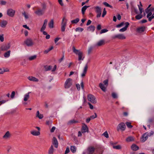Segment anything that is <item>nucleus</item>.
<instances>
[{
  "label": "nucleus",
  "instance_id": "obj_1",
  "mask_svg": "<svg viewBox=\"0 0 154 154\" xmlns=\"http://www.w3.org/2000/svg\"><path fill=\"white\" fill-rule=\"evenodd\" d=\"M154 11V8H150L149 9L146 8L145 10V12L147 14L146 17L149 21H151L154 18V14H152Z\"/></svg>",
  "mask_w": 154,
  "mask_h": 154
},
{
  "label": "nucleus",
  "instance_id": "obj_2",
  "mask_svg": "<svg viewBox=\"0 0 154 154\" xmlns=\"http://www.w3.org/2000/svg\"><path fill=\"white\" fill-rule=\"evenodd\" d=\"M73 83L72 80L71 78L67 79L64 85V88L66 89L70 88Z\"/></svg>",
  "mask_w": 154,
  "mask_h": 154
},
{
  "label": "nucleus",
  "instance_id": "obj_3",
  "mask_svg": "<svg viewBox=\"0 0 154 154\" xmlns=\"http://www.w3.org/2000/svg\"><path fill=\"white\" fill-rule=\"evenodd\" d=\"M42 9H38L35 12V13L37 15L40 16L42 15L45 12V10L46 8V5L43 4L42 5Z\"/></svg>",
  "mask_w": 154,
  "mask_h": 154
},
{
  "label": "nucleus",
  "instance_id": "obj_4",
  "mask_svg": "<svg viewBox=\"0 0 154 154\" xmlns=\"http://www.w3.org/2000/svg\"><path fill=\"white\" fill-rule=\"evenodd\" d=\"M88 99L93 103H97L95 97L92 94H89L88 95Z\"/></svg>",
  "mask_w": 154,
  "mask_h": 154
},
{
  "label": "nucleus",
  "instance_id": "obj_5",
  "mask_svg": "<svg viewBox=\"0 0 154 154\" xmlns=\"http://www.w3.org/2000/svg\"><path fill=\"white\" fill-rule=\"evenodd\" d=\"M125 125L124 123L122 122L119 123L117 128V129L118 131H119L120 130L124 131L125 129Z\"/></svg>",
  "mask_w": 154,
  "mask_h": 154
},
{
  "label": "nucleus",
  "instance_id": "obj_6",
  "mask_svg": "<svg viewBox=\"0 0 154 154\" xmlns=\"http://www.w3.org/2000/svg\"><path fill=\"white\" fill-rule=\"evenodd\" d=\"M10 47L11 44L9 43L2 45L1 47V49L2 51H7L9 49Z\"/></svg>",
  "mask_w": 154,
  "mask_h": 154
},
{
  "label": "nucleus",
  "instance_id": "obj_7",
  "mask_svg": "<svg viewBox=\"0 0 154 154\" xmlns=\"http://www.w3.org/2000/svg\"><path fill=\"white\" fill-rule=\"evenodd\" d=\"M57 68V66L56 65H55L54 68L52 69V66H44V68L45 71H47L51 70L52 72H54L56 69Z\"/></svg>",
  "mask_w": 154,
  "mask_h": 154
},
{
  "label": "nucleus",
  "instance_id": "obj_8",
  "mask_svg": "<svg viewBox=\"0 0 154 154\" xmlns=\"http://www.w3.org/2000/svg\"><path fill=\"white\" fill-rule=\"evenodd\" d=\"M15 12V11L14 10L11 8H10L7 11V14L8 16L13 17L14 15Z\"/></svg>",
  "mask_w": 154,
  "mask_h": 154
},
{
  "label": "nucleus",
  "instance_id": "obj_9",
  "mask_svg": "<svg viewBox=\"0 0 154 154\" xmlns=\"http://www.w3.org/2000/svg\"><path fill=\"white\" fill-rule=\"evenodd\" d=\"M24 43L28 46H31L33 45L32 40L30 38H28L24 41Z\"/></svg>",
  "mask_w": 154,
  "mask_h": 154
},
{
  "label": "nucleus",
  "instance_id": "obj_10",
  "mask_svg": "<svg viewBox=\"0 0 154 154\" xmlns=\"http://www.w3.org/2000/svg\"><path fill=\"white\" fill-rule=\"evenodd\" d=\"M113 39L118 38L120 39H123L125 38V35L123 34H118L112 37Z\"/></svg>",
  "mask_w": 154,
  "mask_h": 154
},
{
  "label": "nucleus",
  "instance_id": "obj_11",
  "mask_svg": "<svg viewBox=\"0 0 154 154\" xmlns=\"http://www.w3.org/2000/svg\"><path fill=\"white\" fill-rule=\"evenodd\" d=\"M88 68V64H86L85 65V66L84 67V69L83 70V71L81 74V76L83 78L85 76V75L87 73V70Z\"/></svg>",
  "mask_w": 154,
  "mask_h": 154
},
{
  "label": "nucleus",
  "instance_id": "obj_12",
  "mask_svg": "<svg viewBox=\"0 0 154 154\" xmlns=\"http://www.w3.org/2000/svg\"><path fill=\"white\" fill-rule=\"evenodd\" d=\"M105 44V41L104 40H101L97 42L94 45L95 47H99Z\"/></svg>",
  "mask_w": 154,
  "mask_h": 154
},
{
  "label": "nucleus",
  "instance_id": "obj_13",
  "mask_svg": "<svg viewBox=\"0 0 154 154\" xmlns=\"http://www.w3.org/2000/svg\"><path fill=\"white\" fill-rule=\"evenodd\" d=\"M125 26L123 28L120 29L119 31L120 32H124L126 30L127 28L128 27L129 23L128 22H127L125 23Z\"/></svg>",
  "mask_w": 154,
  "mask_h": 154
},
{
  "label": "nucleus",
  "instance_id": "obj_14",
  "mask_svg": "<svg viewBox=\"0 0 154 154\" xmlns=\"http://www.w3.org/2000/svg\"><path fill=\"white\" fill-rule=\"evenodd\" d=\"M52 144L54 146V147L57 148L58 146V143L57 139L54 137H53L52 141Z\"/></svg>",
  "mask_w": 154,
  "mask_h": 154
},
{
  "label": "nucleus",
  "instance_id": "obj_15",
  "mask_svg": "<svg viewBox=\"0 0 154 154\" xmlns=\"http://www.w3.org/2000/svg\"><path fill=\"white\" fill-rule=\"evenodd\" d=\"M148 134V133H146L143 135L141 139L142 142H144L148 139L149 136Z\"/></svg>",
  "mask_w": 154,
  "mask_h": 154
},
{
  "label": "nucleus",
  "instance_id": "obj_16",
  "mask_svg": "<svg viewBox=\"0 0 154 154\" xmlns=\"http://www.w3.org/2000/svg\"><path fill=\"white\" fill-rule=\"evenodd\" d=\"M28 79L30 81L34 82H38V79L35 77L32 76H29L28 77Z\"/></svg>",
  "mask_w": 154,
  "mask_h": 154
},
{
  "label": "nucleus",
  "instance_id": "obj_17",
  "mask_svg": "<svg viewBox=\"0 0 154 154\" xmlns=\"http://www.w3.org/2000/svg\"><path fill=\"white\" fill-rule=\"evenodd\" d=\"M31 93V92H29L24 95L23 100L24 101H27L29 99L30 97L29 94Z\"/></svg>",
  "mask_w": 154,
  "mask_h": 154
},
{
  "label": "nucleus",
  "instance_id": "obj_18",
  "mask_svg": "<svg viewBox=\"0 0 154 154\" xmlns=\"http://www.w3.org/2000/svg\"><path fill=\"white\" fill-rule=\"evenodd\" d=\"M82 133H84L86 132H88V129L87 126L84 124L82 127Z\"/></svg>",
  "mask_w": 154,
  "mask_h": 154
},
{
  "label": "nucleus",
  "instance_id": "obj_19",
  "mask_svg": "<svg viewBox=\"0 0 154 154\" xmlns=\"http://www.w3.org/2000/svg\"><path fill=\"white\" fill-rule=\"evenodd\" d=\"M99 87L100 89L103 91L105 92L106 91V86L104 85L102 83H100L99 84Z\"/></svg>",
  "mask_w": 154,
  "mask_h": 154
},
{
  "label": "nucleus",
  "instance_id": "obj_20",
  "mask_svg": "<svg viewBox=\"0 0 154 154\" xmlns=\"http://www.w3.org/2000/svg\"><path fill=\"white\" fill-rule=\"evenodd\" d=\"M31 134L34 136H37L39 135L40 134L39 131H37L35 130H32L30 132Z\"/></svg>",
  "mask_w": 154,
  "mask_h": 154
},
{
  "label": "nucleus",
  "instance_id": "obj_21",
  "mask_svg": "<svg viewBox=\"0 0 154 154\" xmlns=\"http://www.w3.org/2000/svg\"><path fill=\"white\" fill-rule=\"evenodd\" d=\"M88 154H93L94 151L95 149L93 147H89L88 149Z\"/></svg>",
  "mask_w": 154,
  "mask_h": 154
},
{
  "label": "nucleus",
  "instance_id": "obj_22",
  "mask_svg": "<svg viewBox=\"0 0 154 154\" xmlns=\"http://www.w3.org/2000/svg\"><path fill=\"white\" fill-rule=\"evenodd\" d=\"M95 27L94 26H91L88 27L87 28V30L89 32H93L95 30Z\"/></svg>",
  "mask_w": 154,
  "mask_h": 154
},
{
  "label": "nucleus",
  "instance_id": "obj_23",
  "mask_svg": "<svg viewBox=\"0 0 154 154\" xmlns=\"http://www.w3.org/2000/svg\"><path fill=\"white\" fill-rule=\"evenodd\" d=\"M10 136V134L8 131H7L5 134L3 136V138L5 139H7L9 138Z\"/></svg>",
  "mask_w": 154,
  "mask_h": 154
},
{
  "label": "nucleus",
  "instance_id": "obj_24",
  "mask_svg": "<svg viewBox=\"0 0 154 154\" xmlns=\"http://www.w3.org/2000/svg\"><path fill=\"white\" fill-rule=\"evenodd\" d=\"M145 30V27L144 26H142L138 28L137 29V31L139 33L143 32Z\"/></svg>",
  "mask_w": 154,
  "mask_h": 154
},
{
  "label": "nucleus",
  "instance_id": "obj_25",
  "mask_svg": "<svg viewBox=\"0 0 154 154\" xmlns=\"http://www.w3.org/2000/svg\"><path fill=\"white\" fill-rule=\"evenodd\" d=\"M7 24V22L6 20H3L0 23V26L1 27H5Z\"/></svg>",
  "mask_w": 154,
  "mask_h": 154
},
{
  "label": "nucleus",
  "instance_id": "obj_26",
  "mask_svg": "<svg viewBox=\"0 0 154 154\" xmlns=\"http://www.w3.org/2000/svg\"><path fill=\"white\" fill-rule=\"evenodd\" d=\"M67 23V20L65 18H63L62 20L61 23V26L66 27Z\"/></svg>",
  "mask_w": 154,
  "mask_h": 154
},
{
  "label": "nucleus",
  "instance_id": "obj_27",
  "mask_svg": "<svg viewBox=\"0 0 154 154\" xmlns=\"http://www.w3.org/2000/svg\"><path fill=\"white\" fill-rule=\"evenodd\" d=\"M11 51L10 50H9L7 52H5L4 54V56L5 58H8L10 55Z\"/></svg>",
  "mask_w": 154,
  "mask_h": 154
},
{
  "label": "nucleus",
  "instance_id": "obj_28",
  "mask_svg": "<svg viewBox=\"0 0 154 154\" xmlns=\"http://www.w3.org/2000/svg\"><path fill=\"white\" fill-rule=\"evenodd\" d=\"M72 50L73 52L78 55V54L82 52L79 50L76 49L74 46H73Z\"/></svg>",
  "mask_w": 154,
  "mask_h": 154
},
{
  "label": "nucleus",
  "instance_id": "obj_29",
  "mask_svg": "<svg viewBox=\"0 0 154 154\" xmlns=\"http://www.w3.org/2000/svg\"><path fill=\"white\" fill-rule=\"evenodd\" d=\"M36 117L40 119H42L43 118V116L42 114H40L39 111H38L36 114Z\"/></svg>",
  "mask_w": 154,
  "mask_h": 154
},
{
  "label": "nucleus",
  "instance_id": "obj_30",
  "mask_svg": "<svg viewBox=\"0 0 154 154\" xmlns=\"http://www.w3.org/2000/svg\"><path fill=\"white\" fill-rule=\"evenodd\" d=\"M131 148L134 151H136L139 149V147L135 144H133L131 146Z\"/></svg>",
  "mask_w": 154,
  "mask_h": 154
},
{
  "label": "nucleus",
  "instance_id": "obj_31",
  "mask_svg": "<svg viewBox=\"0 0 154 154\" xmlns=\"http://www.w3.org/2000/svg\"><path fill=\"white\" fill-rule=\"evenodd\" d=\"M76 149L77 148L76 147L74 146H70L71 151L73 153H75L76 152Z\"/></svg>",
  "mask_w": 154,
  "mask_h": 154
},
{
  "label": "nucleus",
  "instance_id": "obj_32",
  "mask_svg": "<svg viewBox=\"0 0 154 154\" xmlns=\"http://www.w3.org/2000/svg\"><path fill=\"white\" fill-rule=\"evenodd\" d=\"M54 23L53 20H51L49 23L48 25L49 28H52L54 27Z\"/></svg>",
  "mask_w": 154,
  "mask_h": 154
},
{
  "label": "nucleus",
  "instance_id": "obj_33",
  "mask_svg": "<svg viewBox=\"0 0 154 154\" xmlns=\"http://www.w3.org/2000/svg\"><path fill=\"white\" fill-rule=\"evenodd\" d=\"M78 60H83L84 57H83V53L82 52L81 53L78 54Z\"/></svg>",
  "mask_w": 154,
  "mask_h": 154
},
{
  "label": "nucleus",
  "instance_id": "obj_34",
  "mask_svg": "<svg viewBox=\"0 0 154 154\" xmlns=\"http://www.w3.org/2000/svg\"><path fill=\"white\" fill-rule=\"evenodd\" d=\"M134 138L133 137L130 136L128 137L126 139V141L128 142H130L134 141Z\"/></svg>",
  "mask_w": 154,
  "mask_h": 154
},
{
  "label": "nucleus",
  "instance_id": "obj_35",
  "mask_svg": "<svg viewBox=\"0 0 154 154\" xmlns=\"http://www.w3.org/2000/svg\"><path fill=\"white\" fill-rule=\"evenodd\" d=\"M89 6H87L86 5L83 6L82 9V14L83 15H84L85 14V10H86L87 8H88Z\"/></svg>",
  "mask_w": 154,
  "mask_h": 154
},
{
  "label": "nucleus",
  "instance_id": "obj_36",
  "mask_svg": "<svg viewBox=\"0 0 154 154\" xmlns=\"http://www.w3.org/2000/svg\"><path fill=\"white\" fill-rule=\"evenodd\" d=\"M140 5H138L139 9L140 11V13L142 14L143 12V8H142V5L140 2Z\"/></svg>",
  "mask_w": 154,
  "mask_h": 154
},
{
  "label": "nucleus",
  "instance_id": "obj_37",
  "mask_svg": "<svg viewBox=\"0 0 154 154\" xmlns=\"http://www.w3.org/2000/svg\"><path fill=\"white\" fill-rule=\"evenodd\" d=\"M54 151V149L53 145H51L48 151L49 154H53Z\"/></svg>",
  "mask_w": 154,
  "mask_h": 154
},
{
  "label": "nucleus",
  "instance_id": "obj_38",
  "mask_svg": "<svg viewBox=\"0 0 154 154\" xmlns=\"http://www.w3.org/2000/svg\"><path fill=\"white\" fill-rule=\"evenodd\" d=\"M96 12L97 13H101V8L99 6H97L95 7Z\"/></svg>",
  "mask_w": 154,
  "mask_h": 154
},
{
  "label": "nucleus",
  "instance_id": "obj_39",
  "mask_svg": "<svg viewBox=\"0 0 154 154\" xmlns=\"http://www.w3.org/2000/svg\"><path fill=\"white\" fill-rule=\"evenodd\" d=\"M79 18H77L75 20H72L71 21V23L72 24H76L79 21Z\"/></svg>",
  "mask_w": 154,
  "mask_h": 154
},
{
  "label": "nucleus",
  "instance_id": "obj_40",
  "mask_svg": "<svg viewBox=\"0 0 154 154\" xmlns=\"http://www.w3.org/2000/svg\"><path fill=\"white\" fill-rule=\"evenodd\" d=\"M143 17V16L142 14L140 13V14L137 15L135 17L136 19L139 20L141 19Z\"/></svg>",
  "mask_w": 154,
  "mask_h": 154
},
{
  "label": "nucleus",
  "instance_id": "obj_41",
  "mask_svg": "<svg viewBox=\"0 0 154 154\" xmlns=\"http://www.w3.org/2000/svg\"><path fill=\"white\" fill-rule=\"evenodd\" d=\"M79 93H76L74 94L73 98L75 100L79 99Z\"/></svg>",
  "mask_w": 154,
  "mask_h": 154
},
{
  "label": "nucleus",
  "instance_id": "obj_42",
  "mask_svg": "<svg viewBox=\"0 0 154 154\" xmlns=\"http://www.w3.org/2000/svg\"><path fill=\"white\" fill-rule=\"evenodd\" d=\"M22 14L24 16L25 19H28L29 18L28 14L26 13L24 11L23 12Z\"/></svg>",
  "mask_w": 154,
  "mask_h": 154
},
{
  "label": "nucleus",
  "instance_id": "obj_43",
  "mask_svg": "<svg viewBox=\"0 0 154 154\" xmlns=\"http://www.w3.org/2000/svg\"><path fill=\"white\" fill-rule=\"evenodd\" d=\"M112 147L113 149H121L122 148L121 146L120 145H118L116 146L113 145V146Z\"/></svg>",
  "mask_w": 154,
  "mask_h": 154
},
{
  "label": "nucleus",
  "instance_id": "obj_44",
  "mask_svg": "<svg viewBox=\"0 0 154 154\" xmlns=\"http://www.w3.org/2000/svg\"><path fill=\"white\" fill-rule=\"evenodd\" d=\"M125 124H126V125L128 127V128H131L133 127V126L132 125H131V123L130 122H126L125 123Z\"/></svg>",
  "mask_w": 154,
  "mask_h": 154
},
{
  "label": "nucleus",
  "instance_id": "obj_45",
  "mask_svg": "<svg viewBox=\"0 0 154 154\" xmlns=\"http://www.w3.org/2000/svg\"><path fill=\"white\" fill-rule=\"evenodd\" d=\"M103 4L106 7H109L111 8H112V6L109 5L108 3L106 2H103Z\"/></svg>",
  "mask_w": 154,
  "mask_h": 154
},
{
  "label": "nucleus",
  "instance_id": "obj_46",
  "mask_svg": "<svg viewBox=\"0 0 154 154\" xmlns=\"http://www.w3.org/2000/svg\"><path fill=\"white\" fill-rule=\"evenodd\" d=\"M83 30V29L82 28L78 27L76 29L75 31L76 32H82Z\"/></svg>",
  "mask_w": 154,
  "mask_h": 154
},
{
  "label": "nucleus",
  "instance_id": "obj_47",
  "mask_svg": "<svg viewBox=\"0 0 154 154\" xmlns=\"http://www.w3.org/2000/svg\"><path fill=\"white\" fill-rule=\"evenodd\" d=\"M112 97L113 98L115 99V98H118V96H117V94L115 92L112 93Z\"/></svg>",
  "mask_w": 154,
  "mask_h": 154
},
{
  "label": "nucleus",
  "instance_id": "obj_48",
  "mask_svg": "<svg viewBox=\"0 0 154 154\" xmlns=\"http://www.w3.org/2000/svg\"><path fill=\"white\" fill-rule=\"evenodd\" d=\"M36 56L35 55H34V56H32L31 57H30L29 58V59L30 60H33L36 58Z\"/></svg>",
  "mask_w": 154,
  "mask_h": 154
},
{
  "label": "nucleus",
  "instance_id": "obj_49",
  "mask_svg": "<svg viewBox=\"0 0 154 154\" xmlns=\"http://www.w3.org/2000/svg\"><path fill=\"white\" fill-rule=\"evenodd\" d=\"M78 122L77 121L75 120H72L70 121H69L68 122V124H73L74 123H77Z\"/></svg>",
  "mask_w": 154,
  "mask_h": 154
},
{
  "label": "nucleus",
  "instance_id": "obj_50",
  "mask_svg": "<svg viewBox=\"0 0 154 154\" xmlns=\"http://www.w3.org/2000/svg\"><path fill=\"white\" fill-rule=\"evenodd\" d=\"M108 31V30L106 29H103L101 30L100 32V34H102L103 33H105L107 32Z\"/></svg>",
  "mask_w": 154,
  "mask_h": 154
},
{
  "label": "nucleus",
  "instance_id": "obj_51",
  "mask_svg": "<svg viewBox=\"0 0 154 154\" xmlns=\"http://www.w3.org/2000/svg\"><path fill=\"white\" fill-rule=\"evenodd\" d=\"M15 94V93L14 91H13L12 92L11 95L10 96V97L11 99H13L14 98Z\"/></svg>",
  "mask_w": 154,
  "mask_h": 154
},
{
  "label": "nucleus",
  "instance_id": "obj_52",
  "mask_svg": "<svg viewBox=\"0 0 154 154\" xmlns=\"http://www.w3.org/2000/svg\"><path fill=\"white\" fill-rule=\"evenodd\" d=\"M97 117V115L96 113H94V115H92L90 117L91 119H93Z\"/></svg>",
  "mask_w": 154,
  "mask_h": 154
},
{
  "label": "nucleus",
  "instance_id": "obj_53",
  "mask_svg": "<svg viewBox=\"0 0 154 154\" xmlns=\"http://www.w3.org/2000/svg\"><path fill=\"white\" fill-rule=\"evenodd\" d=\"M132 9L133 10H134V12H135L136 14H139L137 8H135L134 7H133L132 8Z\"/></svg>",
  "mask_w": 154,
  "mask_h": 154
},
{
  "label": "nucleus",
  "instance_id": "obj_54",
  "mask_svg": "<svg viewBox=\"0 0 154 154\" xmlns=\"http://www.w3.org/2000/svg\"><path fill=\"white\" fill-rule=\"evenodd\" d=\"M103 85H105L107 87L108 85V80H105L103 82Z\"/></svg>",
  "mask_w": 154,
  "mask_h": 154
},
{
  "label": "nucleus",
  "instance_id": "obj_55",
  "mask_svg": "<svg viewBox=\"0 0 154 154\" xmlns=\"http://www.w3.org/2000/svg\"><path fill=\"white\" fill-rule=\"evenodd\" d=\"M103 135L106 138L109 137V135L107 131H105L103 134Z\"/></svg>",
  "mask_w": 154,
  "mask_h": 154
},
{
  "label": "nucleus",
  "instance_id": "obj_56",
  "mask_svg": "<svg viewBox=\"0 0 154 154\" xmlns=\"http://www.w3.org/2000/svg\"><path fill=\"white\" fill-rule=\"evenodd\" d=\"M5 72V68H0V74H3Z\"/></svg>",
  "mask_w": 154,
  "mask_h": 154
},
{
  "label": "nucleus",
  "instance_id": "obj_57",
  "mask_svg": "<svg viewBox=\"0 0 154 154\" xmlns=\"http://www.w3.org/2000/svg\"><path fill=\"white\" fill-rule=\"evenodd\" d=\"M124 24H125V23L124 22H122L120 23L119 24L117 25L116 26V27L117 28H119L122 26Z\"/></svg>",
  "mask_w": 154,
  "mask_h": 154
},
{
  "label": "nucleus",
  "instance_id": "obj_58",
  "mask_svg": "<svg viewBox=\"0 0 154 154\" xmlns=\"http://www.w3.org/2000/svg\"><path fill=\"white\" fill-rule=\"evenodd\" d=\"M46 26L43 24L40 30V31H43L46 28Z\"/></svg>",
  "mask_w": 154,
  "mask_h": 154
},
{
  "label": "nucleus",
  "instance_id": "obj_59",
  "mask_svg": "<svg viewBox=\"0 0 154 154\" xmlns=\"http://www.w3.org/2000/svg\"><path fill=\"white\" fill-rule=\"evenodd\" d=\"M106 11L105 10V8H104L103 11V14L102 15V17H104V16L106 15Z\"/></svg>",
  "mask_w": 154,
  "mask_h": 154
},
{
  "label": "nucleus",
  "instance_id": "obj_60",
  "mask_svg": "<svg viewBox=\"0 0 154 154\" xmlns=\"http://www.w3.org/2000/svg\"><path fill=\"white\" fill-rule=\"evenodd\" d=\"M8 100H1L0 99V105L2 104H3L6 103V102L8 101Z\"/></svg>",
  "mask_w": 154,
  "mask_h": 154
},
{
  "label": "nucleus",
  "instance_id": "obj_61",
  "mask_svg": "<svg viewBox=\"0 0 154 154\" xmlns=\"http://www.w3.org/2000/svg\"><path fill=\"white\" fill-rule=\"evenodd\" d=\"M69 152V147H67L65 151V154H67Z\"/></svg>",
  "mask_w": 154,
  "mask_h": 154
},
{
  "label": "nucleus",
  "instance_id": "obj_62",
  "mask_svg": "<svg viewBox=\"0 0 154 154\" xmlns=\"http://www.w3.org/2000/svg\"><path fill=\"white\" fill-rule=\"evenodd\" d=\"M52 123V121H48L46 122V124L48 125H51Z\"/></svg>",
  "mask_w": 154,
  "mask_h": 154
},
{
  "label": "nucleus",
  "instance_id": "obj_63",
  "mask_svg": "<svg viewBox=\"0 0 154 154\" xmlns=\"http://www.w3.org/2000/svg\"><path fill=\"white\" fill-rule=\"evenodd\" d=\"M4 38L3 37V35H0V40L1 42H3L4 41Z\"/></svg>",
  "mask_w": 154,
  "mask_h": 154
},
{
  "label": "nucleus",
  "instance_id": "obj_64",
  "mask_svg": "<svg viewBox=\"0 0 154 154\" xmlns=\"http://www.w3.org/2000/svg\"><path fill=\"white\" fill-rule=\"evenodd\" d=\"M154 121V119H150L148 120V122L149 124H151Z\"/></svg>",
  "mask_w": 154,
  "mask_h": 154
}]
</instances>
